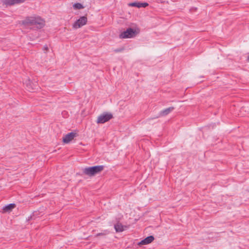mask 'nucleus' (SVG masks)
Listing matches in <instances>:
<instances>
[{
    "label": "nucleus",
    "instance_id": "obj_1",
    "mask_svg": "<svg viewBox=\"0 0 249 249\" xmlns=\"http://www.w3.org/2000/svg\"><path fill=\"white\" fill-rule=\"evenodd\" d=\"M22 23L26 26H34L38 29H41L45 25L44 20L38 17H28L22 21Z\"/></svg>",
    "mask_w": 249,
    "mask_h": 249
},
{
    "label": "nucleus",
    "instance_id": "obj_2",
    "mask_svg": "<svg viewBox=\"0 0 249 249\" xmlns=\"http://www.w3.org/2000/svg\"><path fill=\"white\" fill-rule=\"evenodd\" d=\"M103 170L104 166L97 165L85 168L83 169V173L87 176L91 177L100 173Z\"/></svg>",
    "mask_w": 249,
    "mask_h": 249
},
{
    "label": "nucleus",
    "instance_id": "obj_3",
    "mask_svg": "<svg viewBox=\"0 0 249 249\" xmlns=\"http://www.w3.org/2000/svg\"><path fill=\"white\" fill-rule=\"evenodd\" d=\"M139 33V30L138 29H133L130 28L122 32L119 35V37L122 39L133 38Z\"/></svg>",
    "mask_w": 249,
    "mask_h": 249
},
{
    "label": "nucleus",
    "instance_id": "obj_4",
    "mask_svg": "<svg viewBox=\"0 0 249 249\" xmlns=\"http://www.w3.org/2000/svg\"><path fill=\"white\" fill-rule=\"evenodd\" d=\"M87 22V18L85 16L80 17L73 24L72 27L74 29H78L86 25Z\"/></svg>",
    "mask_w": 249,
    "mask_h": 249
},
{
    "label": "nucleus",
    "instance_id": "obj_5",
    "mask_svg": "<svg viewBox=\"0 0 249 249\" xmlns=\"http://www.w3.org/2000/svg\"><path fill=\"white\" fill-rule=\"evenodd\" d=\"M112 118V115L110 113H105L100 115L97 120L98 124H103L108 121Z\"/></svg>",
    "mask_w": 249,
    "mask_h": 249
},
{
    "label": "nucleus",
    "instance_id": "obj_6",
    "mask_svg": "<svg viewBox=\"0 0 249 249\" xmlns=\"http://www.w3.org/2000/svg\"><path fill=\"white\" fill-rule=\"evenodd\" d=\"M76 134L74 132H71L66 135L63 138V142L65 143H68L71 142L75 137Z\"/></svg>",
    "mask_w": 249,
    "mask_h": 249
},
{
    "label": "nucleus",
    "instance_id": "obj_7",
    "mask_svg": "<svg viewBox=\"0 0 249 249\" xmlns=\"http://www.w3.org/2000/svg\"><path fill=\"white\" fill-rule=\"evenodd\" d=\"M128 5L130 7H136L139 8L141 7L145 8L148 5V3L147 2H134L129 3Z\"/></svg>",
    "mask_w": 249,
    "mask_h": 249
},
{
    "label": "nucleus",
    "instance_id": "obj_8",
    "mask_svg": "<svg viewBox=\"0 0 249 249\" xmlns=\"http://www.w3.org/2000/svg\"><path fill=\"white\" fill-rule=\"evenodd\" d=\"M16 207L15 204H9L3 207L1 212L2 213H10Z\"/></svg>",
    "mask_w": 249,
    "mask_h": 249
},
{
    "label": "nucleus",
    "instance_id": "obj_9",
    "mask_svg": "<svg viewBox=\"0 0 249 249\" xmlns=\"http://www.w3.org/2000/svg\"><path fill=\"white\" fill-rule=\"evenodd\" d=\"M154 240L153 236H149L139 243V245H145L151 243Z\"/></svg>",
    "mask_w": 249,
    "mask_h": 249
},
{
    "label": "nucleus",
    "instance_id": "obj_10",
    "mask_svg": "<svg viewBox=\"0 0 249 249\" xmlns=\"http://www.w3.org/2000/svg\"><path fill=\"white\" fill-rule=\"evenodd\" d=\"M25 0H4L3 4L6 6L12 5L15 4L23 2Z\"/></svg>",
    "mask_w": 249,
    "mask_h": 249
},
{
    "label": "nucleus",
    "instance_id": "obj_11",
    "mask_svg": "<svg viewBox=\"0 0 249 249\" xmlns=\"http://www.w3.org/2000/svg\"><path fill=\"white\" fill-rule=\"evenodd\" d=\"M114 228L116 232H122L127 228V227L118 223L114 225Z\"/></svg>",
    "mask_w": 249,
    "mask_h": 249
},
{
    "label": "nucleus",
    "instance_id": "obj_12",
    "mask_svg": "<svg viewBox=\"0 0 249 249\" xmlns=\"http://www.w3.org/2000/svg\"><path fill=\"white\" fill-rule=\"evenodd\" d=\"M174 107H170L161 111L160 114L162 116H165L170 113L174 110Z\"/></svg>",
    "mask_w": 249,
    "mask_h": 249
},
{
    "label": "nucleus",
    "instance_id": "obj_13",
    "mask_svg": "<svg viewBox=\"0 0 249 249\" xmlns=\"http://www.w3.org/2000/svg\"><path fill=\"white\" fill-rule=\"evenodd\" d=\"M73 7L76 9H81L84 8V6L79 3H75L73 5Z\"/></svg>",
    "mask_w": 249,
    "mask_h": 249
},
{
    "label": "nucleus",
    "instance_id": "obj_14",
    "mask_svg": "<svg viewBox=\"0 0 249 249\" xmlns=\"http://www.w3.org/2000/svg\"><path fill=\"white\" fill-rule=\"evenodd\" d=\"M108 233V232L107 231H105L104 232L98 233L96 235V236H101V235H105L107 234Z\"/></svg>",
    "mask_w": 249,
    "mask_h": 249
},
{
    "label": "nucleus",
    "instance_id": "obj_15",
    "mask_svg": "<svg viewBox=\"0 0 249 249\" xmlns=\"http://www.w3.org/2000/svg\"><path fill=\"white\" fill-rule=\"evenodd\" d=\"M248 60L249 61V56H248Z\"/></svg>",
    "mask_w": 249,
    "mask_h": 249
}]
</instances>
